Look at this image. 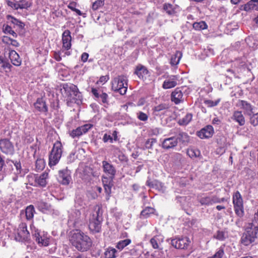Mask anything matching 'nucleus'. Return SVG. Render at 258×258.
Returning <instances> with one entry per match:
<instances>
[{"mask_svg":"<svg viewBox=\"0 0 258 258\" xmlns=\"http://www.w3.org/2000/svg\"><path fill=\"white\" fill-rule=\"evenodd\" d=\"M70 241L74 247L81 251H87L92 245L90 237L77 229L71 232Z\"/></svg>","mask_w":258,"mask_h":258,"instance_id":"obj_1","label":"nucleus"},{"mask_svg":"<svg viewBox=\"0 0 258 258\" xmlns=\"http://www.w3.org/2000/svg\"><path fill=\"white\" fill-rule=\"evenodd\" d=\"M258 238V209L251 223L245 226V232L241 238L242 243L248 245Z\"/></svg>","mask_w":258,"mask_h":258,"instance_id":"obj_2","label":"nucleus"},{"mask_svg":"<svg viewBox=\"0 0 258 258\" xmlns=\"http://www.w3.org/2000/svg\"><path fill=\"white\" fill-rule=\"evenodd\" d=\"M87 210L86 209H72L69 212L68 225L70 228L76 229L86 221Z\"/></svg>","mask_w":258,"mask_h":258,"instance_id":"obj_3","label":"nucleus"},{"mask_svg":"<svg viewBox=\"0 0 258 258\" xmlns=\"http://www.w3.org/2000/svg\"><path fill=\"white\" fill-rule=\"evenodd\" d=\"M30 228L33 236L40 246H46L50 243H53L54 245L49 249V251L50 253H53L55 251L56 249L55 240L50 238L47 232L41 231L33 225L30 226Z\"/></svg>","mask_w":258,"mask_h":258,"instance_id":"obj_4","label":"nucleus"},{"mask_svg":"<svg viewBox=\"0 0 258 258\" xmlns=\"http://www.w3.org/2000/svg\"><path fill=\"white\" fill-rule=\"evenodd\" d=\"M62 95L66 98L67 103H77L78 101L81 100L82 95L79 92L77 87L73 84L68 85L65 84L63 85L62 88L61 89Z\"/></svg>","mask_w":258,"mask_h":258,"instance_id":"obj_5","label":"nucleus"},{"mask_svg":"<svg viewBox=\"0 0 258 258\" xmlns=\"http://www.w3.org/2000/svg\"><path fill=\"white\" fill-rule=\"evenodd\" d=\"M103 210L100 205H96L94 208L89 225V229L93 232H100L102 221Z\"/></svg>","mask_w":258,"mask_h":258,"instance_id":"obj_6","label":"nucleus"},{"mask_svg":"<svg viewBox=\"0 0 258 258\" xmlns=\"http://www.w3.org/2000/svg\"><path fill=\"white\" fill-rule=\"evenodd\" d=\"M127 77L124 75L114 78L112 81V90L121 95L125 94L127 89Z\"/></svg>","mask_w":258,"mask_h":258,"instance_id":"obj_7","label":"nucleus"},{"mask_svg":"<svg viewBox=\"0 0 258 258\" xmlns=\"http://www.w3.org/2000/svg\"><path fill=\"white\" fill-rule=\"evenodd\" d=\"M62 146L60 142L56 141L53 144L49 155V165L50 167L56 165L59 162L62 155Z\"/></svg>","mask_w":258,"mask_h":258,"instance_id":"obj_8","label":"nucleus"},{"mask_svg":"<svg viewBox=\"0 0 258 258\" xmlns=\"http://www.w3.org/2000/svg\"><path fill=\"white\" fill-rule=\"evenodd\" d=\"M233 203L236 214L239 217L243 215L242 199L239 192H235L233 196Z\"/></svg>","mask_w":258,"mask_h":258,"instance_id":"obj_9","label":"nucleus"},{"mask_svg":"<svg viewBox=\"0 0 258 258\" xmlns=\"http://www.w3.org/2000/svg\"><path fill=\"white\" fill-rule=\"evenodd\" d=\"M29 236V232L25 223H21L16 231L15 239L16 241H21L27 239Z\"/></svg>","mask_w":258,"mask_h":258,"instance_id":"obj_10","label":"nucleus"},{"mask_svg":"<svg viewBox=\"0 0 258 258\" xmlns=\"http://www.w3.org/2000/svg\"><path fill=\"white\" fill-rule=\"evenodd\" d=\"M71 32L69 30H65L62 35V49L65 50L64 54L63 56L70 55L71 53L68 51L71 47Z\"/></svg>","mask_w":258,"mask_h":258,"instance_id":"obj_11","label":"nucleus"},{"mask_svg":"<svg viewBox=\"0 0 258 258\" xmlns=\"http://www.w3.org/2000/svg\"><path fill=\"white\" fill-rule=\"evenodd\" d=\"M190 242L189 238L184 237L172 239L171 244L176 248L184 249L187 247Z\"/></svg>","mask_w":258,"mask_h":258,"instance_id":"obj_12","label":"nucleus"},{"mask_svg":"<svg viewBox=\"0 0 258 258\" xmlns=\"http://www.w3.org/2000/svg\"><path fill=\"white\" fill-rule=\"evenodd\" d=\"M93 124L90 123L85 124L83 125L77 127L75 130H73L70 133V136L75 138L79 137L83 134L87 133L93 127Z\"/></svg>","mask_w":258,"mask_h":258,"instance_id":"obj_13","label":"nucleus"},{"mask_svg":"<svg viewBox=\"0 0 258 258\" xmlns=\"http://www.w3.org/2000/svg\"><path fill=\"white\" fill-rule=\"evenodd\" d=\"M0 150L4 153L8 155H12L14 152L13 144L8 139L0 140Z\"/></svg>","mask_w":258,"mask_h":258,"instance_id":"obj_14","label":"nucleus"},{"mask_svg":"<svg viewBox=\"0 0 258 258\" xmlns=\"http://www.w3.org/2000/svg\"><path fill=\"white\" fill-rule=\"evenodd\" d=\"M57 179L62 184H69L71 180V171L68 169L59 170Z\"/></svg>","mask_w":258,"mask_h":258,"instance_id":"obj_15","label":"nucleus"},{"mask_svg":"<svg viewBox=\"0 0 258 258\" xmlns=\"http://www.w3.org/2000/svg\"><path fill=\"white\" fill-rule=\"evenodd\" d=\"M178 81V76L176 75H171L168 76L164 81L162 87L165 89H170L175 87Z\"/></svg>","mask_w":258,"mask_h":258,"instance_id":"obj_16","label":"nucleus"},{"mask_svg":"<svg viewBox=\"0 0 258 258\" xmlns=\"http://www.w3.org/2000/svg\"><path fill=\"white\" fill-rule=\"evenodd\" d=\"M214 133L212 126L207 125L197 133V135L201 139H207L211 137Z\"/></svg>","mask_w":258,"mask_h":258,"instance_id":"obj_17","label":"nucleus"},{"mask_svg":"<svg viewBox=\"0 0 258 258\" xmlns=\"http://www.w3.org/2000/svg\"><path fill=\"white\" fill-rule=\"evenodd\" d=\"M48 173L45 171L39 175L35 176V182L36 184L41 187H45L47 183Z\"/></svg>","mask_w":258,"mask_h":258,"instance_id":"obj_18","label":"nucleus"},{"mask_svg":"<svg viewBox=\"0 0 258 258\" xmlns=\"http://www.w3.org/2000/svg\"><path fill=\"white\" fill-rule=\"evenodd\" d=\"M177 143V138L172 137L164 139L162 142V147L164 149H169L176 146Z\"/></svg>","mask_w":258,"mask_h":258,"instance_id":"obj_19","label":"nucleus"},{"mask_svg":"<svg viewBox=\"0 0 258 258\" xmlns=\"http://www.w3.org/2000/svg\"><path fill=\"white\" fill-rule=\"evenodd\" d=\"M103 171L108 175L110 179H113L116 173L113 166L106 161L102 162Z\"/></svg>","mask_w":258,"mask_h":258,"instance_id":"obj_20","label":"nucleus"},{"mask_svg":"<svg viewBox=\"0 0 258 258\" xmlns=\"http://www.w3.org/2000/svg\"><path fill=\"white\" fill-rule=\"evenodd\" d=\"M236 105L244 110L245 114L251 115L253 113V107L248 102L244 100H239Z\"/></svg>","mask_w":258,"mask_h":258,"instance_id":"obj_21","label":"nucleus"},{"mask_svg":"<svg viewBox=\"0 0 258 258\" xmlns=\"http://www.w3.org/2000/svg\"><path fill=\"white\" fill-rule=\"evenodd\" d=\"M146 184L150 187L155 188L162 192H164L166 189V187L164 184L158 180H155L151 181L150 180H148L147 181Z\"/></svg>","mask_w":258,"mask_h":258,"instance_id":"obj_22","label":"nucleus"},{"mask_svg":"<svg viewBox=\"0 0 258 258\" xmlns=\"http://www.w3.org/2000/svg\"><path fill=\"white\" fill-rule=\"evenodd\" d=\"M135 74L139 78L145 79L149 76V71L145 66L140 64L136 67Z\"/></svg>","mask_w":258,"mask_h":258,"instance_id":"obj_23","label":"nucleus"},{"mask_svg":"<svg viewBox=\"0 0 258 258\" xmlns=\"http://www.w3.org/2000/svg\"><path fill=\"white\" fill-rule=\"evenodd\" d=\"M183 94L179 88H176L171 94V100L177 104L182 101Z\"/></svg>","mask_w":258,"mask_h":258,"instance_id":"obj_24","label":"nucleus"},{"mask_svg":"<svg viewBox=\"0 0 258 258\" xmlns=\"http://www.w3.org/2000/svg\"><path fill=\"white\" fill-rule=\"evenodd\" d=\"M9 58L12 63L16 66H19L21 64V59L20 58L19 54L16 51L11 50L9 51Z\"/></svg>","mask_w":258,"mask_h":258,"instance_id":"obj_25","label":"nucleus"},{"mask_svg":"<svg viewBox=\"0 0 258 258\" xmlns=\"http://www.w3.org/2000/svg\"><path fill=\"white\" fill-rule=\"evenodd\" d=\"M164 241V237L161 235H157L154 236L150 239V243L154 249L159 248L160 245Z\"/></svg>","mask_w":258,"mask_h":258,"instance_id":"obj_26","label":"nucleus"},{"mask_svg":"<svg viewBox=\"0 0 258 258\" xmlns=\"http://www.w3.org/2000/svg\"><path fill=\"white\" fill-rule=\"evenodd\" d=\"M34 107L38 111L43 112L47 111V107L45 102L43 98H38L36 102L34 103Z\"/></svg>","mask_w":258,"mask_h":258,"instance_id":"obj_27","label":"nucleus"},{"mask_svg":"<svg viewBox=\"0 0 258 258\" xmlns=\"http://www.w3.org/2000/svg\"><path fill=\"white\" fill-rule=\"evenodd\" d=\"M118 251L116 248L109 246L104 249V255L105 258H116Z\"/></svg>","mask_w":258,"mask_h":258,"instance_id":"obj_28","label":"nucleus"},{"mask_svg":"<svg viewBox=\"0 0 258 258\" xmlns=\"http://www.w3.org/2000/svg\"><path fill=\"white\" fill-rule=\"evenodd\" d=\"M2 42L8 46H12L14 47H18L19 43L17 40L11 38L7 36H4L2 38Z\"/></svg>","mask_w":258,"mask_h":258,"instance_id":"obj_29","label":"nucleus"},{"mask_svg":"<svg viewBox=\"0 0 258 258\" xmlns=\"http://www.w3.org/2000/svg\"><path fill=\"white\" fill-rule=\"evenodd\" d=\"M233 118L240 125H243L245 124V119L241 111H235L233 115Z\"/></svg>","mask_w":258,"mask_h":258,"instance_id":"obj_30","label":"nucleus"},{"mask_svg":"<svg viewBox=\"0 0 258 258\" xmlns=\"http://www.w3.org/2000/svg\"><path fill=\"white\" fill-rule=\"evenodd\" d=\"M37 208L39 211L44 213H47L51 210L50 205L42 201L37 203Z\"/></svg>","mask_w":258,"mask_h":258,"instance_id":"obj_31","label":"nucleus"},{"mask_svg":"<svg viewBox=\"0 0 258 258\" xmlns=\"http://www.w3.org/2000/svg\"><path fill=\"white\" fill-rule=\"evenodd\" d=\"M182 57V53L181 52L176 51L175 54L172 55L170 63L172 66H176L179 62V61Z\"/></svg>","mask_w":258,"mask_h":258,"instance_id":"obj_32","label":"nucleus"},{"mask_svg":"<svg viewBox=\"0 0 258 258\" xmlns=\"http://www.w3.org/2000/svg\"><path fill=\"white\" fill-rule=\"evenodd\" d=\"M131 243V240L130 239L120 240L116 243L115 247L118 250L121 251L124 247L128 245Z\"/></svg>","mask_w":258,"mask_h":258,"instance_id":"obj_33","label":"nucleus"},{"mask_svg":"<svg viewBox=\"0 0 258 258\" xmlns=\"http://www.w3.org/2000/svg\"><path fill=\"white\" fill-rule=\"evenodd\" d=\"M11 67L12 66L9 62L0 56V72L4 71L8 72L10 70Z\"/></svg>","mask_w":258,"mask_h":258,"instance_id":"obj_34","label":"nucleus"},{"mask_svg":"<svg viewBox=\"0 0 258 258\" xmlns=\"http://www.w3.org/2000/svg\"><path fill=\"white\" fill-rule=\"evenodd\" d=\"M187 154L190 158H193L199 157L201 155V152L198 149L190 148L187 149Z\"/></svg>","mask_w":258,"mask_h":258,"instance_id":"obj_35","label":"nucleus"},{"mask_svg":"<svg viewBox=\"0 0 258 258\" xmlns=\"http://www.w3.org/2000/svg\"><path fill=\"white\" fill-rule=\"evenodd\" d=\"M35 212L34 208L32 205L28 206L25 210L26 217L27 220H30L33 218Z\"/></svg>","mask_w":258,"mask_h":258,"instance_id":"obj_36","label":"nucleus"},{"mask_svg":"<svg viewBox=\"0 0 258 258\" xmlns=\"http://www.w3.org/2000/svg\"><path fill=\"white\" fill-rule=\"evenodd\" d=\"M192 117L191 113H187L184 117L179 120L178 123L182 125H187L191 121Z\"/></svg>","mask_w":258,"mask_h":258,"instance_id":"obj_37","label":"nucleus"},{"mask_svg":"<svg viewBox=\"0 0 258 258\" xmlns=\"http://www.w3.org/2000/svg\"><path fill=\"white\" fill-rule=\"evenodd\" d=\"M3 31L5 34L12 35L14 38L17 37V33L8 25H4L3 26Z\"/></svg>","mask_w":258,"mask_h":258,"instance_id":"obj_38","label":"nucleus"},{"mask_svg":"<svg viewBox=\"0 0 258 258\" xmlns=\"http://www.w3.org/2000/svg\"><path fill=\"white\" fill-rule=\"evenodd\" d=\"M45 163L43 159H37L35 162V168L37 171H41L45 167Z\"/></svg>","mask_w":258,"mask_h":258,"instance_id":"obj_39","label":"nucleus"},{"mask_svg":"<svg viewBox=\"0 0 258 258\" xmlns=\"http://www.w3.org/2000/svg\"><path fill=\"white\" fill-rule=\"evenodd\" d=\"M208 26L204 21L195 22L193 24V28L196 30H201L207 29Z\"/></svg>","mask_w":258,"mask_h":258,"instance_id":"obj_40","label":"nucleus"},{"mask_svg":"<svg viewBox=\"0 0 258 258\" xmlns=\"http://www.w3.org/2000/svg\"><path fill=\"white\" fill-rule=\"evenodd\" d=\"M154 211L155 210L154 208L151 207H147L141 212V215L142 217L146 218L151 214H153Z\"/></svg>","mask_w":258,"mask_h":258,"instance_id":"obj_41","label":"nucleus"},{"mask_svg":"<svg viewBox=\"0 0 258 258\" xmlns=\"http://www.w3.org/2000/svg\"><path fill=\"white\" fill-rule=\"evenodd\" d=\"M104 5V0H96L92 3V9L95 11L103 7Z\"/></svg>","mask_w":258,"mask_h":258,"instance_id":"obj_42","label":"nucleus"},{"mask_svg":"<svg viewBox=\"0 0 258 258\" xmlns=\"http://www.w3.org/2000/svg\"><path fill=\"white\" fill-rule=\"evenodd\" d=\"M14 166L16 168L17 174H20L21 176L24 175L27 172V169H22L21 164L20 162H16L15 163Z\"/></svg>","mask_w":258,"mask_h":258,"instance_id":"obj_43","label":"nucleus"},{"mask_svg":"<svg viewBox=\"0 0 258 258\" xmlns=\"http://www.w3.org/2000/svg\"><path fill=\"white\" fill-rule=\"evenodd\" d=\"M19 9H27L31 6V4L25 0H21L18 2Z\"/></svg>","mask_w":258,"mask_h":258,"instance_id":"obj_44","label":"nucleus"},{"mask_svg":"<svg viewBox=\"0 0 258 258\" xmlns=\"http://www.w3.org/2000/svg\"><path fill=\"white\" fill-rule=\"evenodd\" d=\"M250 116V123L255 126L258 125V112L249 115Z\"/></svg>","mask_w":258,"mask_h":258,"instance_id":"obj_45","label":"nucleus"},{"mask_svg":"<svg viewBox=\"0 0 258 258\" xmlns=\"http://www.w3.org/2000/svg\"><path fill=\"white\" fill-rule=\"evenodd\" d=\"M66 51L61 49L59 51H55L53 52V58L56 60V61H60L61 60V56H63V55L64 54V52Z\"/></svg>","mask_w":258,"mask_h":258,"instance_id":"obj_46","label":"nucleus"},{"mask_svg":"<svg viewBox=\"0 0 258 258\" xmlns=\"http://www.w3.org/2000/svg\"><path fill=\"white\" fill-rule=\"evenodd\" d=\"M163 9L169 15H172L174 13L173 6L171 4H165L163 6Z\"/></svg>","mask_w":258,"mask_h":258,"instance_id":"obj_47","label":"nucleus"},{"mask_svg":"<svg viewBox=\"0 0 258 258\" xmlns=\"http://www.w3.org/2000/svg\"><path fill=\"white\" fill-rule=\"evenodd\" d=\"M137 118L141 121H145L148 119V115L142 111L137 112Z\"/></svg>","mask_w":258,"mask_h":258,"instance_id":"obj_48","label":"nucleus"},{"mask_svg":"<svg viewBox=\"0 0 258 258\" xmlns=\"http://www.w3.org/2000/svg\"><path fill=\"white\" fill-rule=\"evenodd\" d=\"M91 92L95 97V99L97 100H100V96H101V92H103L101 90L97 89L94 88H91Z\"/></svg>","mask_w":258,"mask_h":258,"instance_id":"obj_49","label":"nucleus"},{"mask_svg":"<svg viewBox=\"0 0 258 258\" xmlns=\"http://www.w3.org/2000/svg\"><path fill=\"white\" fill-rule=\"evenodd\" d=\"M86 204L81 199L75 201V208L74 209H85Z\"/></svg>","mask_w":258,"mask_h":258,"instance_id":"obj_50","label":"nucleus"},{"mask_svg":"<svg viewBox=\"0 0 258 258\" xmlns=\"http://www.w3.org/2000/svg\"><path fill=\"white\" fill-rule=\"evenodd\" d=\"M254 3H255L254 1L250 0L247 4L244 5L243 10L245 11H248L250 10L253 9L255 6Z\"/></svg>","mask_w":258,"mask_h":258,"instance_id":"obj_51","label":"nucleus"},{"mask_svg":"<svg viewBox=\"0 0 258 258\" xmlns=\"http://www.w3.org/2000/svg\"><path fill=\"white\" fill-rule=\"evenodd\" d=\"M113 179H110L108 183H105L104 187L106 193L109 195L111 192V187L112 185V181Z\"/></svg>","mask_w":258,"mask_h":258,"instance_id":"obj_52","label":"nucleus"},{"mask_svg":"<svg viewBox=\"0 0 258 258\" xmlns=\"http://www.w3.org/2000/svg\"><path fill=\"white\" fill-rule=\"evenodd\" d=\"M219 100H216L215 101H212L211 100H205L204 101L205 104L208 107H213L216 106L219 103Z\"/></svg>","mask_w":258,"mask_h":258,"instance_id":"obj_53","label":"nucleus"},{"mask_svg":"<svg viewBox=\"0 0 258 258\" xmlns=\"http://www.w3.org/2000/svg\"><path fill=\"white\" fill-rule=\"evenodd\" d=\"M108 95L103 92H101V96H100V100H98V101H101L102 103H108Z\"/></svg>","mask_w":258,"mask_h":258,"instance_id":"obj_54","label":"nucleus"},{"mask_svg":"<svg viewBox=\"0 0 258 258\" xmlns=\"http://www.w3.org/2000/svg\"><path fill=\"white\" fill-rule=\"evenodd\" d=\"M12 23L18 26L21 29L24 28L25 26V24L23 22L20 21L19 20L15 18L13 19Z\"/></svg>","mask_w":258,"mask_h":258,"instance_id":"obj_55","label":"nucleus"},{"mask_svg":"<svg viewBox=\"0 0 258 258\" xmlns=\"http://www.w3.org/2000/svg\"><path fill=\"white\" fill-rule=\"evenodd\" d=\"M103 141L104 142L106 143L109 142L110 143L113 142V138L110 135L107 134H105L103 137Z\"/></svg>","mask_w":258,"mask_h":258,"instance_id":"obj_56","label":"nucleus"},{"mask_svg":"<svg viewBox=\"0 0 258 258\" xmlns=\"http://www.w3.org/2000/svg\"><path fill=\"white\" fill-rule=\"evenodd\" d=\"M200 202L202 205H208L211 202V199L209 197H205L201 199Z\"/></svg>","mask_w":258,"mask_h":258,"instance_id":"obj_57","label":"nucleus"},{"mask_svg":"<svg viewBox=\"0 0 258 258\" xmlns=\"http://www.w3.org/2000/svg\"><path fill=\"white\" fill-rule=\"evenodd\" d=\"M215 237L220 240H222L224 239V232L223 231H218Z\"/></svg>","mask_w":258,"mask_h":258,"instance_id":"obj_58","label":"nucleus"},{"mask_svg":"<svg viewBox=\"0 0 258 258\" xmlns=\"http://www.w3.org/2000/svg\"><path fill=\"white\" fill-rule=\"evenodd\" d=\"M109 80V77L108 76H101L99 81L97 82V83H102L104 84L106 82Z\"/></svg>","mask_w":258,"mask_h":258,"instance_id":"obj_59","label":"nucleus"},{"mask_svg":"<svg viewBox=\"0 0 258 258\" xmlns=\"http://www.w3.org/2000/svg\"><path fill=\"white\" fill-rule=\"evenodd\" d=\"M8 4L9 6L16 10L19 9L18 3L16 1L15 2H9Z\"/></svg>","mask_w":258,"mask_h":258,"instance_id":"obj_60","label":"nucleus"},{"mask_svg":"<svg viewBox=\"0 0 258 258\" xmlns=\"http://www.w3.org/2000/svg\"><path fill=\"white\" fill-rule=\"evenodd\" d=\"M77 6V3L74 2H71L69 5L68 6V8L72 10L73 11L76 9V7Z\"/></svg>","mask_w":258,"mask_h":258,"instance_id":"obj_61","label":"nucleus"},{"mask_svg":"<svg viewBox=\"0 0 258 258\" xmlns=\"http://www.w3.org/2000/svg\"><path fill=\"white\" fill-rule=\"evenodd\" d=\"M88 57H89V54L88 53H86V52H84L82 53V55H81V60L83 62H85L86 61H87L88 58Z\"/></svg>","mask_w":258,"mask_h":258,"instance_id":"obj_62","label":"nucleus"},{"mask_svg":"<svg viewBox=\"0 0 258 258\" xmlns=\"http://www.w3.org/2000/svg\"><path fill=\"white\" fill-rule=\"evenodd\" d=\"M165 109V106L163 105H158L154 108L155 111H160L163 109Z\"/></svg>","mask_w":258,"mask_h":258,"instance_id":"obj_63","label":"nucleus"},{"mask_svg":"<svg viewBox=\"0 0 258 258\" xmlns=\"http://www.w3.org/2000/svg\"><path fill=\"white\" fill-rule=\"evenodd\" d=\"M212 123L215 125H219L221 123V120L218 117H215L213 119Z\"/></svg>","mask_w":258,"mask_h":258,"instance_id":"obj_64","label":"nucleus"}]
</instances>
